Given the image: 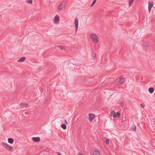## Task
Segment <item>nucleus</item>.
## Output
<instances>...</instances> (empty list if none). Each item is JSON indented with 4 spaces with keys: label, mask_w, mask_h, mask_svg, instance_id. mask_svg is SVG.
<instances>
[{
    "label": "nucleus",
    "mask_w": 155,
    "mask_h": 155,
    "mask_svg": "<svg viewBox=\"0 0 155 155\" xmlns=\"http://www.w3.org/2000/svg\"><path fill=\"white\" fill-rule=\"evenodd\" d=\"M96 1H97V0H94L92 3L90 5V7H92L94 4L96 3Z\"/></svg>",
    "instance_id": "a211bd4d"
},
{
    "label": "nucleus",
    "mask_w": 155,
    "mask_h": 155,
    "mask_svg": "<svg viewBox=\"0 0 155 155\" xmlns=\"http://www.w3.org/2000/svg\"><path fill=\"white\" fill-rule=\"evenodd\" d=\"M90 36L91 39L95 43H96L98 42L97 36L95 34H92Z\"/></svg>",
    "instance_id": "f03ea898"
},
{
    "label": "nucleus",
    "mask_w": 155,
    "mask_h": 155,
    "mask_svg": "<svg viewBox=\"0 0 155 155\" xmlns=\"http://www.w3.org/2000/svg\"><path fill=\"white\" fill-rule=\"evenodd\" d=\"M26 2L30 4H32L33 2L32 0H28L26 1Z\"/></svg>",
    "instance_id": "412c9836"
},
{
    "label": "nucleus",
    "mask_w": 155,
    "mask_h": 155,
    "mask_svg": "<svg viewBox=\"0 0 155 155\" xmlns=\"http://www.w3.org/2000/svg\"><path fill=\"white\" fill-rule=\"evenodd\" d=\"M143 48L146 50L147 48V45H145L143 46Z\"/></svg>",
    "instance_id": "a878e982"
},
{
    "label": "nucleus",
    "mask_w": 155,
    "mask_h": 155,
    "mask_svg": "<svg viewBox=\"0 0 155 155\" xmlns=\"http://www.w3.org/2000/svg\"><path fill=\"white\" fill-rule=\"evenodd\" d=\"M124 81V80L123 76H121L119 79H117L116 80V83L119 82L120 84L123 83Z\"/></svg>",
    "instance_id": "7ed1b4c3"
},
{
    "label": "nucleus",
    "mask_w": 155,
    "mask_h": 155,
    "mask_svg": "<svg viewBox=\"0 0 155 155\" xmlns=\"http://www.w3.org/2000/svg\"><path fill=\"white\" fill-rule=\"evenodd\" d=\"M106 143L107 144H108L109 143V140L108 139H107L106 140Z\"/></svg>",
    "instance_id": "b1692460"
},
{
    "label": "nucleus",
    "mask_w": 155,
    "mask_h": 155,
    "mask_svg": "<svg viewBox=\"0 0 155 155\" xmlns=\"http://www.w3.org/2000/svg\"><path fill=\"white\" fill-rule=\"evenodd\" d=\"M64 123H66L67 124V121L66 120H64Z\"/></svg>",
    "instance_id": "c85d7f7f"
},
{
    "label": "nucleus",
    "mask_w": 155,
    "mask_h": 155,
    "mask_svg": "<svg viewBox=\"0 0 155 155\" xmlns=\"http://www.w3.org/2000/svg\"><path fill=\"white\" fill-rule=\"evenodd\" d=\"M65 4L64 3H62L58 6V9L59 10H62L65 8Z\"/></svg>",
    "instance_id": "0eeeda50"
},
{
    "label": "nucleus",
    "mask_w": 155,
    "mask_h": 155,
    "mask_svg": "<svg viewBox=\"0 0 155 155\" xmlns=\"http://www.w3.org/2000/svg\"><path fill=\"white\" fill-rule=\"evenodd\" d=\"M99 153V151L96 150L94 151V152H93L91 154V155H99V154H97Z\"/></svg>",
    "instance_id": "f8f14e48"
},
{
    "label": "nucleus",
    "mask_w": 155,
    "mask_h": 155,
    "mask_svg": "<svg viewBox=\"0 0 155 155\" xmlns=\"http://www.w3.org/2000/svg\"><path fill=\"white\" fill-rule=\"evenodd\" d=\"M74 23L75 27V32H76L78 30V19L77 18H75L74 21Z\"/></svg>",
    "instance_id": "39448f33"
},
{
    "label": "nucleus",
    "mask_w": 155,
    "mask_h": 155,
    "mask_svg": "<svg viewBox=\"0 0 155 155\" xmlns=\"http://www.w3.org/2000/svg\"><path fill=\"white\" fill-rule=\"evenodd\" d=\"M154 89L153 87H150L148 89V91L151 94L152 93L154 92Z\"/></svg>",
    "instance_id": "9d476101"
},
{
    "label": "nucleus",
    "mask_w": 155,
    "mask_h": 155,
    "mask_svg": "<svg viewBox=\"0 0 155 155\" xmlns=\"http://www.w3.org/2000/svg\"><path fill=\"white\" fill-rule=\"evenodd\" d=\"M153 2H148V9H149V12L150 13L151 8L153 6Z\"/></svg>",
    "instance_id": "20e7f679"
},
{
    "label": "nucleus",
    "mask_w": 155,
    "mask_h": 155,
    "mask_svg": "<svg viewBox=\"0 0 155 155\" xmlns=\"http://www.w3.org/2000/svg\"><path fill=\"white\" fill-rule=\"evenodd\" d=\"M59 17L58 16L56 15L54 20V23H56L57 21L59 20Z\"/></svg>",
    "instance_id": "1a4fd4ad"
},
{
    "label": "nucleus",
    "mask_w": 155,
    "mask_h": 155,
    "mask_svg": "<svg viewBox=\"0 0 155 155\" xmlns=\"http://www.w3.org/2000/svg\"><path fill=\"white\" fill-rule=\"evenodd\" d=\"M1 144L4 147L8 150L10 151H12L13 150V148L12 147L9 146L6 143L2 142V143Z\"/></svg>",
    "instance_id": "f257e3e1"
},
{
    "label": "nucleus",
    "mask_w": 155,
    "mask_h": 155,
    "mask_svg": "<svg viewBox=\"0 0 155 155\" xmlns=\"http://www.w3.org/2000/svg\"><path fill=\"white\" fill-rule=\"evenodd\" d=\"M57 153L59 155H61V153H59V152H57Z\"/></svg>",
    "instance_id": "cd10ccee"
},
{
    "label": "nucleus",
    "mask_w": 155,
    "mask_h": 155,
    "mask_svg": "<svg viewBox=\"0 0 155 155\" xmlns=\"http://www.w3.org/2000/svg\"><path fill=\"white\" fill-rule=\"evenodd\" d=\"M14 141V140L12 138H8V142L11 144L13 143Z\"/></svg>",
    "instance_id": "ddd939ff"
},
{
    "label": "nucleus",
    "mask_w": 155,
    "mask_h": 155,
    "mask_svg": "<svg viewBox=\"0 0 155 155\" xmlns=\"http://www.w3.org/2000/svg\"><path fill=\"white\" fill-rule=\"evenodd\" d=\"M140 105V106L143 108H144L145 107V105L143 104H141Z\"/></svg>",
    "instance_id": "393cba45"
},
{
    "label": "nucleus",
    "mask_w": 155,
    "mask_h": 155,
    "mask_svg": "<svg viewBox=\"0 0 155 155\" xmlns=\"http://www.w3.org/2000/svg\"><path fill=\"white\" fill-rule=\"evenodd\" d=\"M134 2V0H131L129 2V5L130 6H131Z\"/></svg>",
    "instance_id": "f3484780"
},
{
    "label": "nucleus",
    "mask_w": 155,
    "mask_h": 155,
    "mask_svg": "<svg viewBox=\"0 0 155 155\" xmlns=\"http://www.w3.org/2000/svg\"><path fill=\"white\" fill-rule=\"evenodd\" d=\"M95 115L94 114H89V120L91 122L95 118Z\"/></svg>",
    "instance_id": "423d86ee"
},
{
    "label": "nucleus",
    "mask_w": 155,
    "mask_h": 155,
    "mask_svg": "<svg viewBox=\"0 0 155 155\" xmlns=\"http://www.w3.org/2000/svg\"><path fill=\"white\" fill-rule=\"evenodd\" d=\"M120 105H121V107H123L124 106V104L123 103H121L120 104Z\"/></svg>",
    "instance_id": "bb28decb"
},
{
    "label": "nucleus",
    "mask_w": 155,
    "mask_h": 155,
    "mask_svg": "<svg viewBox=\"0 0 155 155\" xmlns=\"http://www.w3.org/2000/svg\"><path fill=\"white\" fill-rule=\"evenodd\" d=\"M20 105L22 106L26 107L28 105V104L25 103H21L20 104Z\"/></svg>",
    "instance_id": "dca6fc26"
},
{
    "label": "nucleus",
    "mask_w": 155,
    "mask_h": 155,
    "mask_svg": "<svg viewBox=\"0 0 155 155\" xmlns=\"http://www.w3.org/2000/svg\"><path fill=\"white\" fill-rule=\"evenodd\" d=\"M25 59V57H22L18 61V62L21 61L22 62L24 61Z\"/></svg>",
    "instance_id": "4468645a"
},
{
    "label": "nucleus",
    "mask_w": 155,
    "mask_h": 155,
    "mask_svg": "<svg viewBox=\"0 0 155 155\" xmlns=\"http://www.w3.org/2000/svg\"><path fill=\"white\" fill-rule=\"evenodd\" d=\"M32 140L36 142H39L40 141V139L39 137H33L32 138Z\"/></svg>",
    "instance_id": "6e6552de"
},
{
    "label": "nucleus",
    "mask_w": 155,
    "mask_h": 155,
    "mask_svg": "<svg viewBox=\"0 0 155 155\" xmlns=\"http://www.w3.org/2000/svg\"><path fill=\"white\" fill-rule=\"evenodd\" d=\"M61 127L64 130H65L66 129V125L64 124H62L61 125Z\"/></svg>",
    "instance_id": "2eb2a0df"
},
{
    "label": "nucleus",
    "mask_w": 155,
    "mask_h": 155,
    "mask_svg": "<svg viewBox=\"0 0 155 155\" xmlns=\"http://www.w3.org/2000/svg\"><path fill=\"white\" fill-rule=\"evenodd\" d=\"M92 57L94 58H95L96 57V55L95 53H92Z\"/></svg>",
    "instance_id": "5701e85b"
},
{
    "label": "nucleus",
    "mask_w": 155,
    "mask_h": 155,
    "mask_svg": "<svg viewBox=\"0 0 155 155\" xmlns=\"http://www.w3.org/2000/svg\"><path fill=\"white\" fill-rule=\"evenodd\" d=\"M62 50H65V48L63 46H60L59 47Z\"/></svg>",
    "instance_id": "4be33fe9"
},
{
    "label": "nucleus",
    "mask_w": 155,
    "mask_h": 155,
    "mask_svg": "<svg viewBox=\"0 0 155 155\" xmlns=\"http://www.w3.org/2000/svg\"><path fill=\"white\" fill-rule=\"evenodd\" d=\"M77 155H83L81 153H78Z\"/></svg>",
    "instance_id": "c756f323"
},
{
    "label": "nucleus",
    "mask_w": 155,
    "mask_h": 155,
    "mask_svg": "<svg viewBox=\"0 0 155 155\" xmlns=\"http://www.w3.org/2000/svg\"><path fill=\"white\" fill-rule=\"evenodd\" d=\"M132 130L134 131H135L136 129V127L135 126V125L134 126L132 127Z\"/></svg>",
    "instance_id": "aec40b11"
},
{
    "label": "nucleus",
    "mask_w": 155,
    "mask_h": 155,
    "mask_svg": "<svg viewBox=\"0 0 155 155\" xmlns=\"http://www.w3.org/2000/svg\"><path fill=\"white\" fill-rule=\"evenodd\" d=\"M120 113H119L118 112H117V113L116 114L115 117H119L120 116Z\"/></svg>",
    "instance_id": "6ab92c4d"
},
{
    "label": "nucleus",
    "mask_w": 155,
    "mask_h": 155,
    "mask_svg": "<svg viewBox=\"0 0 155 155\" xmlns=\"http://www.w3.org/2000/svg\"><path fill=\"white\" fill-rule=\"evenodd\" d=\"M111 116H113V117H115L116 113L114 111H113L110 113V114Z\"/></svg>",
    "instance_id": "9b49d317"
}]
</instances>
